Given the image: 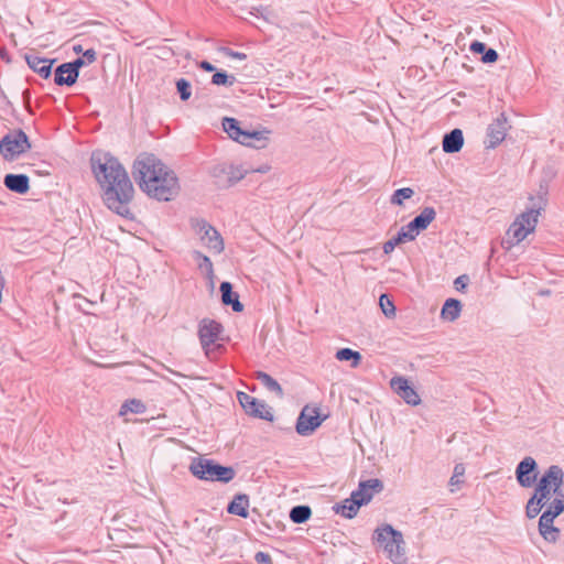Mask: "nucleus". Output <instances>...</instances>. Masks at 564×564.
<instances>
[{
	"instance_id": "nucleus-1",
	"label": "nucleus",
	"mask_w": 564,
	"mask_h": 564,
	"mask_svg": "<svg viewBox=\"0 0 564 564\" xmlns=\"http://www.w3.org/2000/svg\"><path fill=\"white\" fill-rule=\"evenodd\" d=\"M93 174L100 186L104 204L117 215L132 219L130 203L133 185L127 171L110 153L94 152L90 158Z\"/></svg>"
},
{
	"instance_id": "nucleus-2",
	"label": "nucleus",
	"mask_w": 564,
	"mask_h": 564,
	"mask_svg": "<svg viewBox=\"0 0 564 564\" xmlns=\"http://www.w3.org/2000/svg\"><path fill=\"white\" fill-rule=\"evenodd\" d=\"M132 176L148 196L161 202L174 199L181 189L174 171L154 154H140L133 163Z\"/></svg>"
},
{
	"instance_id": "nucleus-3",
	"label": "nucleus",
	"mask_w": 564,
	"mask_h": 564,
	"mask_svg": "<svg viewBox=\"0 0 564 564\" xmlns=\"http://www.w3.org/2000/svg\"><path fill=\"white\" fill-rule=\"evenodd\" d=\"M373 542L382 549L387 556L395 564L405 562L404 540L400 531L391 524H382L377 528L372 535Z\"/></svg>"
},
{
	"instance_id": "nucleus-4",
	"label": "nucleus",
	"mask_w": 564,
	"mask_h": 564,
	"mask_svg": "<svg viewBox=\"0 0 564 564\" xmlns=\"http://www.w3.org/2000/svg\"><path fill=\"white\" fill-rule=\"evenodd\" d=\"M188 469L193 476L206 481L227 484L236 476V471L232 467L223 466L216 460L205 457L193 458Z\"/></svg>"
},
{
	"instance_id": "nucleus-5",
	"label": "nucleus",
	"mask_w": 564,
	"mask_h": 564,
	"mask_svg": "<svg viewBox=\"0 0 564 564\" xmlns=\"http://www.w3.org/2000/svg\"><path fill=\"white\" fill-rule=\"evenodd\" d=\"M539 205H533L528 210L521 213L516 220L510 225L507 230V243H509L508 248L513 245H517L524 240L527 236L535 229L538 224V216L540 215V210L545 205V200L542 196L539 197Z\"/></svg>"
},
{
	"instance_id": "nucleus-6",
	"label": "nucleus",
	"mask_w": 564,
	"mask_h": 564,
	"mask_svg": "<svg viewBox=\"0 0 564 564\" xmlns=\"http://www.w3.org/2000/svg\"><path fill=\"white\" fill-rule=\"evenodd\" d=\"M31 149L28 134L22 129L10 131L0 140V154L4 161H13Z\"/></svg>"
},
{
	"instance_id": "nucleus-7",
	"label": "nucleus",
	"mask_w": 564,
	"mask_h": 564,
	"mask_svg": "<svg viewBox=\"0 0 564 564\" xmlns=\"http://www.w3.org/2000/svg\"><path fill=\"white\" fill-rule=\"evenodd\" d=\"M191 226L206 247L215 253H221L225 249L224 239L219 231L203 218L191 219Z\"/></svg>"
},
{
	"instance_id": "nucleus-8",
	"label": "nucleus",
	"mask_w": 564,
	"mask_h": 564,
	"mask_svg": "<svg viewBox=\"0 0 564 564\" xmlns=\"http://www.w3.org/2000/svg\"><path fill=\"white\" fill-rule=\"evenodd\" d=\"M223 332H224L223 325L215 319L203 318L199 322L198 337H199L200 345L207 356L209 355L212 345H215L216 349L224 348V346L220 344L216 345L217 340L223 339L220 337Z\"/></svg>"
},
{
	"instance_id": "nucleus-9",
	"label": "nucleus",
	"mask_w": 564,
	"mask_h": 564,
	"mask_svg": "<svg viewBox=\"0 0 564 564\" xmlns=\"http://www.w3.org/2000/svg\"><path fill=\"white\" fill-rule=\"evenodd\" d=\"M549 499L554 494L564 500V471L558 465H551L539 479Z\"/></svg>"
},
{
	"instance_id": "nucleus-10",
	"label": "nucleus",
	"mask_w": 564,
	"mask_h": 564,
	"mask_svg": "<svg viewBox=\"0 0 564 564\" xmlns=\"http://www.w3.org/2000/svg\"><path fill=\"white\" fill-rule=\"evenodd\" d=\"M325 417H321L318 408L304 406L296 420V433L302 436L311 435L321 426Z\"/></svg>"
},
{
	"instance_id": "nucleus-11",
	"label": "nucleus",
	"mask_w": 564,
	"mask_h": 564,
	"mask_svg": "<svg viewBox=\"0 0 564 564\" xmlns=\"http://www.w3.org/2000/svg\"><path fill=\"white\" fill-rule=\"evenodd\" d=\"M539 467L535 459L531 456L524 457L516 468V478L523 488H530L538 484Z\"/></svg>"
},
{
	"instance_id": "nucleus-12",
	"label": "nucleus",
	"mask_w": 564,
	"mask_h": 564,
	"mask_svg": "<svg viewBox=\"0 0 564 564\" xmlns=\"http://www.w3.org/2000/svg\"><path fill=\"white\" fill-rule=\"evenodd\" d=\"M237 399L248 415L265 421H273V414L267 410V405L263 402L241 391L237 393Z\"/></svg>"
},
{
	"instance_id": "nucleus-13",
	"label": "nucleus",
	"mask_w": 564,
	"mask_h": 564,
	"mask_svg": "<svg viewBox=\"0 0 564 564\" xmlns=\"http://www.w3.org/2000/svg\"><path fill=\"white\" fill-rule=\"evenodd\" d=\"M390 387L406 404L415 406L421 403L419 393L410 386L406 378L402 376L391 378Z\"/></svg>"
},
{
	"instance_id": "nucleus-14",
	"label": "nucleus",
	"mask_w": 564,
	"mask_h": 564,
	"mask_svg": "<svg viewBox=\"0 0 564 564\" xmlns=\"http://www.w3.org/2000/svg\"><path fill=\"white\" fill-rule=\"evenodd\" d=\"M508 119L505 112H501L494 121L488 126L487 129V138L488 145L487 148L494 149L499 145L506 138L507 132L509 130Z\"/></svg>"
},
{
	"instance_id": "nucleus-15",
	"label": "nucleus",
	"mask_w": 564,
	"mask_h": 564,
	"mask_svg": "<svg viewBox=\"0 0 564 564\" xmlns=\"http://www.w3.org/2000/svg\"><path fill=\"white\" fill-rule=\"evenodd\" d=\"M383 489V482L378 478H371L360 481L358 489L351 492V497L360 505H367L371 501L375 492H380Z\"/></svg>"
},
{
	"instance_id": "nucleus-16",
	"label": "nucleus",
	"mask_w": 564,
	"mask_h": 564,
	"mask_svg": "<svg viewBox=\"0 0 564 564\" xmlns=\"http://www.w3.org/2000/svg\"><path fill=\"white\" fill-rule=\"evenodd\" d=\"M549 500L546 490H544L541 482L538 481L533 495L527 502L525 516L529 519L535 518Z\"/></svg>"
},
{
	"instance_id": "nucleus-17",
	"label": "nucleus",
	"mask_w": 564,
	"mask_h": 564,
	"mask_svg": "<svg viewBox=\"0 0 564 564\" xmlns=\"http://www.w3.org/2000/svg\"><path fill=\"white\" fill-rule=\"evenodd\" d=\"M554 518L544 511L539 519V532L550 543H555L560 536V529L553 525Z\"/></svg>"
},
{
	"instance_id": "nucleus-18",
	"label": "nucleus",
	"mask_w": 564,
	"mask_h": 564,
	"mask_svg": "<svg viewBox=\"0 0 564 564\" xmlns=\"http://www.w3.org/2000/svg\"><path fill=\"white\" fill-rule=\"evenodd\" d=\"M4 186L17 194H26L30 189V178L26 174H12L4 175Z\"/></svg>"
},
{
	"instance_id": "nucleus-19",
	"label": "nucleus",
	"mask_w": 564,
	"mask_h": 564,
	"mask_svg": "<svg viewBox=\"0 0 564 564\" xmlns=\"http://www.w3.org/2000/svg\"><path fill=\"white\" fill-rule=\"evenodd\" d=\"M219 291L221 294V302L224 305H230L234 312L240 313L243 311V304L239 301L238 293L234 292L230 282L224 281L220 283Z\"/></svg>"
},
{
	"instance_id": "nucleus-20",
	"label": "nucleus",
	"mask_w": 564,
	"mask_h": 564,
	"mask_svg": "<svg viewBox=\"0 0 564 564\" xmlns=\"http://www.w3.org/2000/svg\"><path fill=\"white\" fill-rule=\"evenodd\" d=\"M28 66L37 73L42 78H48L52 74L54 59H47L35 55H25Z\"/></svg>"
},
{
	"instance_id": "nucleus-21",
	"label": "nucleus",
	"mask_w": 564,
	"mask_h": 564,
	"mask_svg": "<svg viewBox=\"0 0 564 564\" xmlns=\"http://www.w3.org/2000/svg\"><path fill=\"white\" fill-rule=\"evenodd\" d=\"M464 144V135L460 129H453L443 138V151L445 153H456L460 151Z\"/></svg>"
},
{
	"instance_id": "nucleus-22",
	"label": "nucleus",
	"mask_w": 564,
	"mask_h": 564,
	"mask_svg": "<svg viewBox=\"0 0 564 564\" xmlns=\"http://www.w3.org/2000/svg\"><path fill=\"white\" fill-rule=\"evenodd\" d=\"M249 497L246 494H238L228 503L227 512L230 514L239 516L241 518H248L249 512Z\"/></svg>"
},
{
	"instance_id": "nucleus-23",
	"label": "nucleus",
	"mask_w": 564,
	"mask_h": 564,
	"mask_svg": "<svg viewBox=\"0 0 564 564\" xmlns=\"http://www.w3.org/2000/svg\"><path fill=\"white\" fill-rule=\"evenodd\" d=\"M270 131L267 129L263 130H246L243 134V143L242 145L247 147H256V148H264L265 143L269 140Z\"/></svg>"
},
{
	"instance_id": "nucleus-24",
	"label": "nucleus",
	"mask_w": 564,
	"mask_h": 564,
	"mask_svg": "<svg viewBox=\"0 0 564 564\" xmlns=\"http://www.w3.org/2000/svg\"><path fill=\"white\" fill-rule=\"evenodd\" d=\"M223 128L230 139L239 142L240 144L243 143V134L246 130L240 127V122L237 119L225 117L223 119Z\"/></svg>"
},
{
	"instance_id": "nucleus-25",
	"label": "nucleus",
	"mask_w": 564,
	"mask_h": 564,
	"mask_svg": "<svg viewBox=\"0 0 564 564\" xmlns=\"http://www.w3.org/2000/svg\"><path fill=\"white\" fill-rule=\"evenodd\" d=\"M462 312V303L456 299H447L441 310V317L445 321H456Z\"/></svg>"
},
{
	"instance_id": "nucleus-26",
	"label": "nucleus",
	"mask_w": 564,
	"mask_h": 564,
	"mask_svg": "<svg viewBox=\"0 0 564 564\" xmlns=\"http://www.w3.org/2000/svg\"><path fill=\"white\" fill-rule=\"evenodd\" d=\"M68 67V63H63L55 68L54 83L57 86H73L77 82Z\"/></svg>"
},
{
	"instance_id": "nucleus-27",
	"label": "nucleus",
	"mask_w": 564,
	"mask_h": 564,
	"mask_svg": "<svg viewBox=\"0 0 564 564\" xmlns=\"http://www.w3.org/2000/svg\"><path fill=\"white\" fill-rule=\"evenodd\" d=\"M360 507L361 506L350 496V498L345 499L341 503H336L334 510L346 519H352L358 513Z\"/></svg>"
},
{
	"instance_id": "nucleus-28",
	"label": "nucleus",
	"mask_w": 564,
	"mask_h": 564,
	"mask_svg": "<svg viewBox=\"0 0 564 564\" xmlns=\"http://www.w3.org/2000/svg\"><path fill=\"white\" fill-rule=\"evenodd\" d=\"M436 212L433 207H424L412 220L420 231L425 230L435 219Z\"/></svg>"
},
{
	"instance_id": "nucleus-29",
	"label": "nucleus",
	"mask_w": 564,
	"mask_h": 564,
	"mask_svg": "<svg viewBox=\"0 0 564 564\" xmlns=\"http://www.w3.org/2000/svg\"><path fill=\"white\" fill-rule=\"evenodd\" d=\"M312 509L306 505H299L290 510V520L295 524H302L310 520Z\"/></svg>"
},
{
	"instance_id": "nucleus-30",
	"label": "nucleus",
	"mask_w": 564,
	"mask_h": 564,
	"mask_svg": "<svg viewBox=\"0 0 564 564\" xmlns=\"http://www.w3.org/2000/svg\"><path fill=\"white\" fill-rule=\"evenodd\" d=\"M256 377L269 391L274 392L279 398L284 395L281 384L267 372L258 371Z\"/></svg>"
},
{
	"instance_id": "nucleus-31",
	"label": "nucleus",
	"mask_w": 564,
	"mask_h": 564,
	"mask_svg": "<svg viewBox=\"0 0 564 564\" xmlns=\"http://www.w3.org/2000/svg\"><path fill=\"white\" fill-rule=\"evenodd\" d=\"M336 359L339 361H351V367L356 368L361 361V355L357 350L350 348H340L336 351Z\"/></svg>"
},
{
	"instance_id": "nucleus-32",
	"label": "nucleus",
	"mask_w": 564,
	"mask_h": 564,
	"mask_svg": "<svg viewBox=\"0 0 564 564\" xmlns=\"http://www.w3.org/2000/svg\"><path fill=\"white\" fill-rule=\"evenodd\" d=\"M228 173V164H217L212 167L210 175L215 180V184L219 188H228V185L226 183Z\"/></svg>"
},
{
	"instance_id": "nucleus-33",
	"label": "nucleus",
	"mask_w": 564,
	"mask_h": 564,
	"mask_svg": "<svg viewBox=\"0 0 564 564\" xmlns=\"http://www.w3.org/2000/svg\"><path fill=\"white\" fill-rule=\"evenodd\" d=\"M247 173L248 171L242 169V166H236L232 164L228 165V173L226 178L228 187H231L241 181L247 175Z\"/></svg>"
},
{
	"instance_id": "nucleus-34",
	"label": "nucleus",
	"mask_w": 564,
	"mask_h": 564,
	"mask_svg": "<svg viewBox=\"0 0 564 564\" xmlns=\"http://www.w3.org/2000/svg\"><path fill=\"white\" fill-rule=\"evenodd\" d=\"M145 405L141 400L130 399L127 400L120 408L119 414L124 415L128 412L141 414L145 411Z\"/></svg>"
},
{
	"instance_id": "nucleus-35",
	"label": "nucleus",
	"mask_w": 564,
	"mask_h": 564,
	"mask_svg": "<svg viewBox=\"0 0 564 564\" xmlns=\"http://www.w3.org/2000/svg\"><path fill=\"white\" fill-rule=\"evenodd\" d=\"M237 82L234 75H228L225 70H216L212 76V84L217 86L230 87Z\"/></svg>"
},
{
	"instance_id": "nucleus-36",
	"label": "nucleus",
	"mask_w": 564,
	"mask_h": 564,
	"mask_svg": "<svg viewBox=\"0 0 564 564\" xmlns=\"http://www.w3.org/2000/svg\"><path fill=\"white\" fill-rule=\"evenodd\" d=\"M193 257L197 261L198 269L205 271L208 276H213L214 268L212 260L200 251H194Z\"/></svg>"
},
{
	"instance_id": "nucleus-37",
	"label": "nucleus",
	"mask_w": 564,
	"mask_h": 564,
	"mask_svg": "<svg viewBox=\"0 0 564 564\" xmlns=\"http://www.w3.org/2000/svg\"><path fill=\"white\" fill-rule=\"evenodd\" d=\"M414 195V191L410 187H402L392 194L390 203L395 206H402L404 199H410Z\"/></svg>"
},
{
	"instance_id": "nucleus-38",
	"label": "nucleus",
	"mask_w": 564,
	"mask_h": 564,
	"mask_svg": "<svg viewBox=\"0 0 564 564\" xmlns=\"http://www.w3.org/2000/svg\"><path fill=\"white\" fill-rule=\"evenodd\" d=\"M405 237V230H400L394 237L383 243V252L390 254L397 246L408 241Z\"/></svg>"
},
{
	"instance_id": "nucleus-39",
	"label": "nucleus",
	"mask_w": 564,
	"mask_h": 564,
	"mask_svg": "<svg viewBox=\"0 0 564 564\" xmlns=\"http://www.w3.org/2000/svg\"><path fill=\"white\" fill-rule=\"evenodd\" d=\"M379 305L387 317H394L395 316V306L393 304V301L390 299L388 294H381L379 297Z\"/></svg>"
},
{
	"instance_id": "nucleus-40",
	"label": "nucleus",
	"mask_w": 564,
	"mask_h": 564,
	"mask_svg": "<svg viewBox=\"0 0 564 564\" xmlns=\"http://www.w3.org/2000/svg\"><path fill=\"white\" fill-rule=\"evenodd\" d=\"M176 90L181 100L187 101L192 95V85L187 79L180 78L176 80Z\"/></svg>"
},
{
	"instance_id": "nucleus-41",
	"label": "nucleus",
	"mask_w": 564,
	"mask_h": 564,
	"mask_svg": "<svg viewBox=\"0 0 564 564\" xmlns=\"http://www.w3.org/2000/svg\"><path fill=\"white\" fill-rule=\"evenodd\" d=\"M545 511L551 513L555 519L564 512V500L555 496V498L549 503Z\"/></svg>"
},
{
	"instance_id": "nucleus-42",
	"label": "nucleus",
	"mask_w": 564,
	"mask_h": 564,
	"mask_svg": "<svg viewBox=\"0 0 564 564\" xmlns=\"http://www.w3.org/2000/svg\"><path fill=\"white\" fill-rule=\"evenodd\" d=\"M465 474V466L464 464L459 463L456 464L454 467L453 476L451 477L449 485L452 486H458L462 484V480L459 477L464 476Z\"/></svg>"
},
{
	"instance_id": "nucleus-43",
	"label": "nucleus",
	"mask_w": 564,
	"mask_h": 564,
	"mask_svg": "<svg viewBox=\"0 0 564 564\" xmlns=\"http://www.w3.org/2000/svg\"><path fill=\"white\" fill-rule=\"evenodd\" d=\"M68 65H69V70L72 73V75H74L76 77V79H78V76H79V69L82 67H84L85 65H87L86 61L84 59V57H77L76 59H74L73 62H68Z\"/></svg>"
},
{
	"instance_id": "nucleus-44",
	"label": "nucleus",
	"mask_w": 564,
	"mask_h": 564,
	"mask_svg": "<svg viewBox=\"0 0 564 564\" xmlns=\"http://www.w3.org/2000/svg\"><path fill=\"white\" fill-rule=\"evenodd\" d=\"M400 230H405V238L408 241L414 240L415 237L421 232L413 223V220H411L408 225L403 226Z\"/></svg>"
},
{
	"instance_id": "nucleus-45",
	"label": "nucleus",
	"mask_w": 564,
	"mask_h": 564,
	"mask_svg": "<svg viewBox=\"0 0 564 564\" xmlns=\"http://www.w3.org/2000/svg\"><path fill=\"white\" fill-rule=\"evenodd\" d=\"M498 57L499 55L496 50L487 47L481 55V61L484 63H495L498 59Z\"/></svg>"
},
{
	"instance_id": "nucleus-46",
	"label": "nucleus",
	"mask_w": 564,
	"mask_h": 564,
	"mask_svg": "<svg viewBox=\"0 0 564 564\" xmlns=\"http://www.w3.org/2000/svg\"><path fill=\"white\" fill-rule=\"evenodd\" d=\"M220 52H223L226 56L231 57V58H236V59H240V61L247 58V55L245 53L232 51L229 47H221Z\"/></svg>"
},
{
	"instance_id": "nucleus-47",
	"label": "nucleus",
	"mask_w": 564,
	"mask_h": 564,
	"mask_svg": "<svg viewBox=\"0 0 564 564\" xmlns=\"http://www.w3.org/2000/svg\"><path fill=\"white\" fill-rule=\"evenodd\" d=\"M468 281L469 278L466 274L459 275L454 281L455 289L463 292L467 288Z\"/></svg>"
},
{
	"instance_id": "nucleus-48",
	"label": "nucleus",
	"mask_w": 564,
	"mask_h": 564,
	"mask_svg": "<svg viewBox=\"0 0 564 564\" xmlns=\"http://www.w3.org/2000/svg\"><path fill=\"white\" fill-rule=\"evenodd\" d=\"M254 560L258 564H272V558L270 554L265 552H257L254 555Z\"/></svg>"
},
{
	"instance_id": "nucleus-49",
	"label": "nucleus",
	"mask_w": 564,
	"mask_h": 564,
	"mask_svg": "<svg viewBox=\"0 0 564 564\" xmlns=\"http://www.w3.org/2000/svg\"><path fill=\"white\" fill-rule=\"evenodd\" d=\"M470 51L473 53H476V54H481L486 51L487 48V45L482 42H479V41H474L470 46H469Z\"/></svg>"
},
{
	"instance_id": "nucleus-50",
	"label": "nucleus",
	"mask_w": 564,
	"mask_h": 564,
	"mask_svg": "<svg viewBox=\"0 0 564 564\" xmlns=\"http://www.w3.org/2000/svg\"><path fill=\"white\" fill-rule=\"evenodd\" d=\"M83 57L87 64H93L97 59V52L94 48H88L83 52Z\"/></svg>"
},
{
	"instance_id": "nucleus-51",
	"label": "nucleus",
	"mask_w": 564,
	"mask_h": 564,
	"mask_svg": "<svg viewBox=\"0 0 564 564\" xmlns=\"http://www.w3.org/2000/svg\"><path fill=\"white\" fill-rule=\"evenodd\" d=\"M198 67L208 73L217 70L216 67L208 61H202L200 63H198Z\"/></svg>"
},
{
	"instance_id": "nucleus-52",
	"label": "nucleus",
	"mask_w": 564,
	"mask_h": 564,
	"mask_svg": "<svg viewBox=\"0 0 564 564\" xmlns=\"http://www.w3.org/2000/svg\"><path fill=\"white\" fill-rule=\"evenodd\" d=\"M264 9L262 8H251V10L249 11V14L250 15H253L256 18H263V19H267L265 14H264Z\"/></svg>"
},
{
	"instance_id": "nucleus-53",
	"label": "nucleus",
	"mask_w": 564,
	"mask_h": 564,
	"mask_svg": "<svg viewBox=\"0 0 564 564\" xmlns=\"http://www.w3.org/2000/svg\"><path fill=\"white\" fill-rule=\"evenodd\" d=\"M0 58L6 63H11L9 52L6 47H0Z\"/></svg>"
},
{
	"instance_id": "nucleus-54",
	"label": "nucleus",
	"mask_w": 564,
	"mask_h": 564,
	"mask_svg": "<svg viewBox=\"0 0 564 564\" xmlns=\"http://www.w3.org/2000/svg\"><path fill=\"white\" fill-rule=\"evenodd\" d=\"M30 91L26 89L23 91V99L25 101V104H29L30 102Z\"/></svg>"
},
{
	"instance_id": "nucleus-55",
	"label": "nucleus",
	"mask_w": 564,
	"mask_h": 564,
	"mask_svg": "<svg viewBox=\"0 0 564 564\" xmlns=\"http://www.w3.org/2000/svg\"><path fill=\"white\" fill-rule=\"evenodd\" d=\"M73 51L76 53V54H79V53H83V46L82 45H74L73 47Z\"/></svg>"
}]
</instances>
